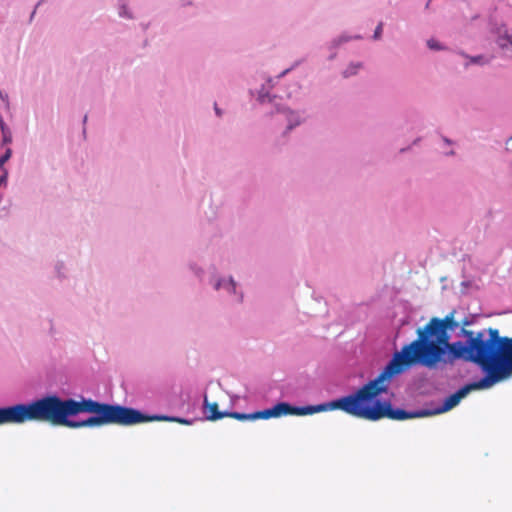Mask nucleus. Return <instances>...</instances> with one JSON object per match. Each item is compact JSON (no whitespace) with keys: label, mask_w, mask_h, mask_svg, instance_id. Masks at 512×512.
Wrapping results in <instances>:
<instances>
[{"label":"nucleus","mask_w":512,"mask_h":512,"mask_svg":"<svg viewBox=\"0 0 512 512\" xmlns=\"http://www.w3.org/2000/svg\"><path fill=\"white\" fill-rule=\"evenodd\" d=\"M332 401L318 405L295 407L287 402H279L272 408L252 413L253 420L277 418L285 415L305 416L319 412L332 411Z\"/></svg>","instance_id":"20e7f679"},{"label":"nucleus","mask_w":512,"mask_h":512,"mask_svg":"<svg viewBox=\"0 0 512 512\" xmlns=\"http://www.w3.org/2000/svg\"><path fill=\"white\" fill-rule=\"evenodd\" d=\"M427 45L430 49H440L439 44L434 39L428 40Z\"/></svg>","instance_id":"f8f14e48"},{"label":"nucleus","mask_w":512,"mask_h":512,"mask_svg":"<svg viewBox=\"0 0 512 512\" xmlns=\"http://www.w3.org/2000/svg\"><path fill=\"white\" fill-rule=\"evenodd\" d=\"M27 421L47 422L53 426L71 429L104 425L130 426L150 421L183 424V418L166 415L147 416L140 411L121 405L101 403L91 398L62 399L57 395L45 396L29 404H16L0 408V425Z\"/></svg>","instance_id":"f03ea898"},{"label":"nucleus","mask_w":512,"mask_h":512,"mask_svg":"<svg viewBox=\"0 0 512 512\" xmlns=\"http://www.w3.org/2000/svg\"><path fill=\"white\" fill-rule=\"evenodd\" d=\"M361 64H357L356 66H351L344 71V77H349L356 73V69L360 68Z\"/></svg>","instance_id":"9d476101"},{"label":"nucleus","mask_w":512,"mask_h":512,"mask_svg":"<svg viewBox=\"0 0 512 512\" xmlns=\"http://www.w3.org/2000/svg\"><path fill=\"white\" fill-rule=\"evenodd\" d=\"M11 141V138L10 137H7L6 135L4 136V142L5 143H8Z\"/></svg>","instance_id":"4468645a"},{"label":"nucleus","mask_w":512,"mask_h":512,"mask_svg":"<svg viewBox=\"0 0 512 512\" xmlns=\"http://www.w3.org/2000/svg\"><path fill=\"white\" fill-rule=\"evenodd\" d=\"M286 112H287V119L289 121L288 129H292L295 125L299 124L298 116H296L295 113H293L291 111L287 110Z\"/></svg>","instance_id":"6e6552de"},{"label":"nucleus","mask_w":512,"mask_h":512,"mask_svg":"<svg viewBox=\"0 0 512 512\" xmlns=\"http://www.w3.org/2000/svg\"><path fill=\"white\" fill-rule=\"evenodd\" d=\"M382 30H383V23H379L375 29L373 38L376 40L379 39L381 37Z\"/></svg>","instance_id":"9b49d317"},{"label":"nucleus","mask_w":512,"mask_h":512,"mask_svg":"<svg viewBox=\"0 0 512 512\" xmlns=\"http://www.w3.org/2000/svg\"><path fill=\"white\" fill-rule=\"evenodd\" d=\"M226 417H231L240 421L253 420L252 413L226 412Z\"/></svg>","instance_id":"0eeeda50"},{"label":"nucleus","mask_w":512,"mask_h":512,"mask_svg":"<svg viewBox=\"0 0 512 512\" xmlns=\"http://www.w3.org/2000/svg\"><path fill=\"white\" fill-rule=\"evenodd\" d=\"M230 286H231V289L234 291L235 290V282L232 279L230 280Z\"/></svg>","instance_id":"ddd939ff"},{"label":"nucleus","mask_w":512,"mask_h":512,"mask_svg":"<svg viewBox=\"0 0 512 512\" xmlns=\"http://www.w3.org/2000/svg\"><path fill=\"white\" fill-rule=\"evenodd\" d=\"M497 43L501 49L511 50L512 51V37L508 34L500 36L497 40Z\"/></svg>","instance_id":"423d86ee"},{"label":"nucleus","mask_w":512,"mask_h":512,"mask_svg":"<svg viewBox=\"0 0 512 512\" xmlns=\"http://www.w3.org/2000/svg\"><path fill=\"white\" fill-rule=\"evenodd\" d=\"M215 111H216L217 115H221V112H220V110L218 109L217 106H215Z\"/></svg>","instance_id":"2eb2a0df"},{"label":"nucleus","mask_w":512,"mask_h":512,"mask_svg":"<svg viewBox=\"0 0 512 512\" xmlns=\"http://www.w3.org/2000/svg\"><path fill=\"white\" fill-rule=\"evenodd\" d=\"M205 407L208 409L209 414L207 415V419L211 421H216L219 419H222L226 417V412H219L218 411V404L216 402L214 403H208L207 399L204 400Z\"/></svg>","instance_id":"39448f33"},{"label":"nucleus","mask_w":512,"mask_h":512,"mask_svg":"<svg viewBox=\"0 0 512 512\" xmlns=\"http://www.w3.org/2000/svg\"><path fill=\"white\" fill-rule=\"evenodd\" d=\"M12 155L11 148H7L5 153L0 157V165H3Z\"/></svg>","instance_id":"1a4fd4ad"},{"label":"nucleus","mask_w":512,"mask_h":512,"mask_svg":"<svg viewBox=\"0 0 512 512\" xmlns=\"http://www.w3.org/2000/svg\"><path fill=\"white\" fill-rule=\"evenodd\" d=\"M455 310L444 318L432 317L417 329V338L409 343L414 365L437 369L451 365L457 360L479 366L486 375L448 396L442 407L431 411L432 415L451 410L472 390L488 389L512 375V353L505 347H496L495 341L471 338L467 344L450 343L449 331L460 325L455 319Z\"/></svg>","instance_id":"f257e3e1"},{"label":"nucleus","mask_w":512,"mask_h":512,"mask_svg":"<svg viewBox=\"0 0 512 512\" xmlns=\"http://www.w3.org/2000/svg\"><path fill=\"white\" fill-rule=\"evenodd\" d=\"M411 356L409 344L403 346L375 379L366 383L355 393L333 400L332 410H341L354 417L370 421L385 417L392 420H406L431 416L430 410L407 412L403 409H393L389 402L376 401L371 405L380 394L387 392V382L391 377L414 366V362L409 360Z\"/></svg>","instance_id":"7ed1b4c3"}]
</instances>
